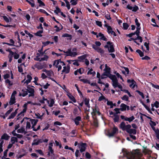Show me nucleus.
<instances>
[{
	"label": "nucleus",
	"instance_id": "obj_1",
	"mask_svg": "<svg viewBox=\"0 0 159 159\" xmlns=\"http://www.w3.org/2000/svg\"><path fill=\"white\" fill-rule=\"evenodd\" d=\"M108 77L111 80L112 86L114 88L118 87L120 89L121 91H123L124 93H127L129 97L132 96V95L128 90L126 89H122V86L118 82V80L115 75L110 74L108 75Z\"/></svg>",
	"mask_w": 159,
	"mask_h": 159
},
{
	"label": "nucleus",
	"instance_id": "obj_2",
	"mask_svg": "<svg viewBox=\"0 0 159 159\" xmlns=\"http://www.w3.org/2000/svg\"><path fill=\"white\" fill-rule=\"evenodd\" d=\"M120 127L123 130H125L128 133L130 134H135L136 133V131L135 129H131V126L130 125L128 124L126 125L124 122H122L121 123ZM130 136L134 140H135L136 139V137L130 134Z\"/></svg>",
	"mask_w": 159,
	"mask_h": 159
},
{
	"label": "nucleus",
	"instance_id": "obj_3",
	"mask_svg": "<svg viewBox=\"0 0 159 159\" xmlns=\"http://www.w3.org/2000/svg\"><path fill=\"white\" fill-rule=\"evenodd\" d=\"M63 52L66 53V56H70L72 57H75L78 55L77 49L75 48H74L72 49H68L66 51H63Z\"/></svg>",
	"mask_w": 159,
	"mask_h": 159
},
{
	"label": "nucleus",
	"instance_id": "obj_4",
	"mask_svg": "<svg viewBox=\"0 0 159 159\" xmlns=\"http://www.w3.org/2000/svg\"><path fill=\"white\" fill-rule=\"evenodd\" d=\"M65 65L64 62L60 60H55L54 61L53 66L58 68V71H59L61 69L62 66Z\"/></svg>",
	"mask_w": 159,
	"mask_h": 159
},
{
	"label": "nucleus",
	"instance_id": "obj_5",
	"mask_svg": "<svg viewBox=\"0 0 159 159\" xmlns=\"http://www.w3.org/2000/svg\"><path fill=\"white\" fill-rule=\"evenodd\" d=\"M104 47L107 48L110 52H115V49L112 43L107 42V44L104 46Z\"/></svg>",
	"mask_w": 159,
	"mask_h": 159
},
{
	"label": "nucleus",
	"instance_id": "obj_6",
	"mask_svg": "<svg viewBox=\"0 0 159 159\" xmlns=\"http://www.w3.org/2000/svg\"><path fill=\"white\" fill-rule=\"evenodd\" d=\"M28 120L30 121L32 125V128L33 129V130L35 131H37L40 128V125H39L37 128H35L34 127V126L37 124L38 120H36L34 119H30L28 118Z\"/></svg>",
	"mask_w": 159,
	"mask_h": 159
},
{
	"label": "nucleus",
	"instance_id": "obj_7",
	"mask_svg": "<svg viewBox=\"0 0 159 159\" xmlns=\"http://www.w3.org/2000/svg\"><path fill=\"white\" fill-rule=\"evenodd\" d=\"M16 92L14 91L11 95V96L10 99V101L9 102V105H11L16 102L15 96L16 94Z\"/></svg>",
	"mask_w": 159,
	"mask_h": 159
},
{
	"label": "nucleus",
	"instance_id": "obj_8",
	"mask_svg": "<svg viewBox=\"0 0 159 159\" xmlns=\"http://www.w3.org/2000/svg\"><path fill=\"white\" fill-rule=\"evenodd\" d=\"M104 26L107 28V31L108 34H112L115 36H116V33L112 30V29L111 26L107 24H105Z\"/></svg>",
	"mask_w": 159,
	"mask_h": 159
},
{
	"label": "nucleus",
	"instance_id": "obj_9",
	"mask_svg": "<svg viewBox=\"0 0 159 159\" xmlns=\"http://www.w3.org/2000/svg\"><path fill=\"white\" fill-rule=\"evenodd\" d=\"M79 147L81 152L84 151L86 147V144L85 143H81L79 144Z\"/></svg>",
	"mask_w": 159,
	"mask_h": 159
},
{
	"label": "nucleus",
	"instance_id": "obj_10",
	"mask_svg": "<svg viewBox=\"0 0 159 159\" xmlns=\"http://www.w3.org/2000/svg\"><path fill=\"white\" fill-rule=\"evenodd\" d=\"M43 100L46 101L48 106L50 107H52L55 103L54 100L52 99H50L48 100L47 99L43 98Z\"/></svg>",
	"mask_w": 159,
	"mask_h": 159
},
{
	"label": "nucleus",
	"instance_id": "obj_11",
	"mask_svg": "<svg viewBox=\"0 0 159 159\" xmlns=\"http://www.w3.org/2000/svg\"><path fill=\"white\" fill-rule=\"evenodd\" d=\"M126 8L129 10H131L135 12L139 9V7L135 5L133 7L131 6L130 5H128Z\"/></svg>",
	"mask_w": 159,
	"mask_h": 159
},
{
	"label": "nucleus",
	"instance_id": "obj_12",
	"mask_svg": "<svg viewBox=\"0 0 159 159\" xmlns=\"http://www.w3.org/2000/svg\"><path fill=\"white\" fill-rule=\"evenodd\" d=\"M32 79V77L31 76L29 75H28L26 76V80L25 81V79L22 81V82L27 84L31 82Z\"/></svg>",
	"mask_w": 159,
	"mask_h": 159
},
{
	"label": "nucleus",
	"instance_id": "obj_13",
	"mask_svg": "<svg viewBox=\"0 0 159 159\" xmlns=\"http://www.w3.org/2000/svg\"><path fill=\"white\" fill-rule=\"evenodd\" d=\"M120 110L121 111H125L126 110H129V107L124 103H121L120 105Z\"/></svg>",
	"mask_w": 159,
	"mask_h": 159
},
{
	"label": "nucleus",
	"instance_id": "obj_14",
	"mask_svg": "<svg viewBox=\"0 0 159 159\" xmlns=\"http://www.w3.org/2000/svg\"><path fill=\"white\" fill-rule=\"evenodd\" d=\"M27 104H25L23 107L22 111H21L20 113L18 114V116L20 115L21 116H24V113L26 112L27 111Z\"/></svg>",
	"mask_w": 159,
	"mask_h": 159
},
{
	"label": "nucleus",
	"instance_id": "obj_15",
	"mask_svg": "<svg viewBox=\"0 0 159 159\" xmlns=\"http://www.w3.org/2000/svg\"><path fill=\"white\" fill-rule=\"evenodd\" d=\"M118 129L116 127H114L113 128L112 132H108L107 135L109 137L112 136L118 132Z\"/></svg>",
	"mask_w": 159,
	"mask_h": 159
},
{
	"label": "nucleus",
	"instance_id": "obj_16",
	"mask_svg": "<svg viewBox=\"0 0 159 159\" xmlns=\"http://www.w3.org/2000/svg\"><path fill=\"white\" fill-rule=\"evenodd\" d=\"M34 66L38 70H40L45 67V66L44 64H42L40 63H37L34 65Z\"/></svg>",
	"mask_w": 159,
	"mask_h": 159
},
{
	"label": "nucleus",
	"instance_id": "obj_17",
	"mask_svg": "<svg viewBox=\"0 0 159 159\" xmlns=\"http://www.w3.org/2000/svg\"><path fill=\"white\" fill-rule=\"evenodd\" d=\"M54 12L57 15H58L59 13H60L61 16L65 17H66L65 15L61 11L60 9L57 7H56V9L54 10Z\"/></svg>",
	"mask_w": 159,
	"mask_h": 159
},
{
	"label": "nucleus",
	"instance_id": "obj_18",
	"mask_svg": "<svg viewBox=\"0 0 159 159\" xmlns=\"http://www.w3.org/2000/svg\"><path fill=\"white\" fill-rule=\"evenodd\" d=\"M5 83L9 89H10L11 86L13 85V82L10 81L9 79H7L5 81Z\"/></svg>",
	"mask_w": 159,
	"mask_h": 159
},
{
	"label": "nucleus",
	"instance_id": "obj_19",
	"mask_svg": "<svg viewBox=\"0 0 159 159\" xmlns=\"http://www.w3.org/2000/svg\"><path fill=\"white\" fill-rule=\"evenodd\" d=\"M127 82L131 83L129 85V86L130 88L134 89L135 87L136 86V83L134 80H127Z\"/></svg>",
	"mask_w": 159,
	"mask_h": 159
},
{
	"label": "nucleus",
	"instance_id": "obj_20",
	"mask_svg": "<svg viewBox=\"0 0 159 159\" xmlns=\"http://www.w3.org/2000/svg\"><path fill=\"white\" fill-rule=\"evenodd\" d=\"M70 67L69 66H64L62 72L65 73L66 74H67L69 73L70 70Z\"/></svg>",
	"mask_w": 159,
	"mask_h": 159
},
{
	"label": "nucleus",
	"instance_id": "obj_21",
	"mask_svg": "<svg viewBox=\"0 0 159 159\" xmlns=\"http://www.w3.org/2000/svg\"><path fill=\"white\" fill-rule=\"evenodd\" d=\"M97 37H100V39L102 40L105 41H107V38L104 36L103 34L101 33H99L98 35H97Z\"/></svg>",
	"mask_w": 159,
	"mask_h": 159
},
{
	"label": "nucleus",
	"instance_id": "obj_22",
	"mask_svg": "<svg viewBox=\"0 0 159 159\" xmlns=\"http://www.w3.org/2000/svg\"><path fill=\"white\" fill-rule=\"evenodd\" d=\"M67 96H68L69 99L74 103L76 102V100L74 97L72 96L70 93H68L67 94Z\"/></svg>",
	"mask_w": 159,
	"mask_h": 159
},
{
	"label": "nucleus",
	"instance_id": "obj_23",
	"mask_svg": "<svg viewBox=\"0 0 159 159\" xmlns=\"http://www.w3.org/2000/svg\"><path fill=\"white\" fill-rule=\"evenodd\" d=\"M89 70L87 72V74L88 75H92L93 76H95L96 75V72L94 71L92 69L89 68Z\"/></svg>",
	"mask_w": 159,
	"mask_h": 159
},
{
	"label": "nucleus",
	"instance_id": "obj_24",
	"mask_svg": "<svg viewBox=\"0 0 159 159\" xmlns=\"http://www.w3.org/2000/svg\"><path fill=\"white\" fill-rule=\"evenodd\" d=\"M18 110V109H16L14 112H12L8 118V119H10L13 118L16 116V115L17 113Z\"/></svg>",
	"mask_w": 159,
	"mask_h": 159
},
{
	"label": "nucleus",
	"instance_id": "obj_25",
	"mask_svg": "<svg viewBox=\"0 0 159 159\" xmlns=\"http://www.w3.org/2000/svg\"><path fill=\"white\" fill-rule=\"evenodd\" d=\"M42 142L41 139H35L34 140L33 142L32 143V145H37L39 144L40 143H42Z\"/></svg>",
	"mask_w": 159,
	"mask_h": 159
},
{
	"label": "nucleus",
	"instance_id": "obj_26",
	"mask_svg": "<svg viewBox=\"0 0 159 159\" xmlns=\"http://www.w3.org/2000/svg\"><path fill=\"white\" fill-rule=\"evenodd\" d=\"M10 136L6 134H4L1 137V139L8 140L9 139Z\"/></svg>",
	"mask_w": 159,
	"mask_h": 159
},
{
	"label": "nucleus",
	"instance_id": "obj_27",
	"mask_svg": "<svg viewBox=\"0 0 159 159\" xmlns=\"http://www.w3.org/2000/svg\"><path fill=\"white\" fill-rule=\"evenodd\" d=\"M46 73L47 75L49 77L53 76L54 75L53 71L51 70L46 71Z\"/></svg>",
	"mask_w": 159,
	"mask_h": 159
},
{
	"label": "nucleus",
	"instance_id": "obj_28",
	"mask_svg": "<svg viewBox=\"0 0 159 159\" xmlns=\"http://www.w3.org/2000/svg\"><path fill=\"white\" fill-rule=\"evenodd\" d=\"M18 139L17 138L15 137H12L11 139V143L12 144H14L16 142H17Z\"/></svg>",
	"mask_w": 159,
	"mask_h": 159
},
{
	"label": "nucleus",
	"instance_id": "obj_29",
	"mask_svg": "<svg viewBox=\"0 0 159 159\" xmlns=\"http://www.w3.org/2000/svg\"><path fill=\"white\" fill-rule=\"evenodd\" d=\"M81 118L80 116H78L76 117L74 119V121L76 125H79V121L81 120Z\"/></svg>",
	"mask_w": 159,
	"mask_h": 159
},
{
	"label": "nucleus",
	"instance_id": "obj_30",
	"mask_svg": "<svg viewBox=\"0 0 159 159\" xmlns=\"http://www.w3.org/2000/svg\"><path fill=\"white\" fill-rule=\"evenodd\" d=\"M93 112L95 115H100V113L99 111V109L98 107H96L95 109L93 110Z\"/></svg>",
	"mask_w": 159,
	"mask_h": 159
},
{
	"label": "nucleus",
	"instance_id": "obj_31",
	"mask_svg": "<svg viewBox=\"0 0 159 159\" xmlns=\"http://www.w3.org/2000/svg\"><path fill=\"white\" fill-rule=\"evenodd\" d=\"M89 99L88 98H85L84 100V104L86 106L89 108L90 107V105L89 104Z\"/></svg>",
	"mask_w": 159,
	"mask_h": 159
},
{
	"label": "nucleus",
	"instance_id": "obj_32",
	"mask_svg": "<svg viewBox=\"0 0 159 159\" xmlns=\"http://www.w3.org/2000/svg\"><path fill=\"white\" fill-rule=\"evenodd\" d=\"M135 119V118L134 116H132L130 117H126L125 119V120L128 121L129 122L132 121Z\"/></svg>",
	"mask_w": 159,
	"mask_h": 159
},
{
	"label": "nucleus",
	"instance_id": "obj_33",
	"mask_svg": "<svg viewBox=\"0 0 159 159\" xmlns=\"http://www.w3.org/2000/svg\"><path fill=\"white\" fill-rule=\"evenodd\" d=\"M40 61H47L48 58V57L46 55H44L43 57H41Z\"/></svg>",
	"mask_w": 159,
	"mask_h": 159
},
{
	"label": "nucleus",
	"instance_id": "obj_34",
	"mask_svg": "<svg viewBox=\"0 0 159 159\" xmlns=\"http://www.w3.org/2000/svg\"><path fill=\"white\" fill-rule=\"evenodd\" d=\"M43 32V30H41L39 31H37L36 33L35 34V35L36 36H38L39 37H42V34Z\"/></svg>",
	"mask_w": 159,
	"mask_h": 159
},
{
	"label": "nucleus",
	"instance_id": "obj_35",
	"mask_svg": "<svg viewBox=\"0 0 159 159\" xmlns=\"http://www.w3.org/2000/svg\"><path fill=\"white\" fill-rule=\"evenodd\" d=\"M4 20L7 22L8 23L11 20V18L10 17L9 18H7L6 16H2Z\"/></svg>",
	"mask_w": 159,
	"mask_h": 159
},
{
	"label": "nucleus",
	"instance_id": "obj_36",
	"mask_svg": "<svg viewBox=\"0 0 159 159\" xmlns=\"http://www.w3.org/2000/svg\"><path fill=\"white\" fill-rule=\"evenodd\" d=\"M40 54L37 53L36 54V57L34 58V60L35 61H40V59H41V58L40 57Z\"/></svg>",
	"mask_w": 159,
	"mask_h": 159
},
{
	"label": "nucleus",
	"instance_id": "obj_37",
	"mask_svg": "<svg viewBox=\"0 0 159 159\" xmlns=\"http://www.w3.org/2000/svg\"><path fill=\"white\" fill-rule=\"evenodd\" d=\"M113 120L115 122H117L119 121V116L116 114H114Z\"/></svg>",
	"mask_w": 159,
	"mask_h": 159
},
{
	"label": "nucleus",
	"instance_id": "obj_38",
	"mask_svg": "<svg viewBox=\"0 0 159 159\" xmlns=\"http://www.w3.org/2000/svg\"><path fill=\"white\" fill-rule=\"evenodd\" d=\"M37 2L39 4L40 7H42L45 6V4L41 0H37Z\"/></svg>",
	"mask_w": 159,
	"mask_h": 159
},
{
	"label": "nucleus",
	"instance_id": "obj_39",
	"mask_svg": "<svg viewBox=\"0 0 159 159\" xmlns=\"http://www.w3.org/2000/svg\"><path fill=\"white\" fill-rule=\"evenodd\" d=\"M62 37H68L69 39L70 40L71 39L72 37V36L71 35L66 33L63 34Z\"/></svg>",
	"mask_w": 159,
	"mask_h": 159
},
{
	"label": "nucleus",
	"instance_id": "obj_40",
	"mask_svg": "<svg viewBox=\"0 0 159 159\" xmlns=\"http://www.w3.org/2000/svg\"><path fill=\"white\" fill-rule=\"evenodd\" d=\"M114 74L116 75V76L118 78H120L121 80L122 81H124L123 79L121 76L118 72L116 71H115L114 72Z\"/></svg>",
	"mask_w": 159,
	"mask_h": 159
},
{
	"label": "nucleus",
	"instance_id": "obj_41",
	"mask_svg": "<svg viewBox=\"0 0 159 159\" xmlns=\"http://www.w3.org/2000/svg\"><path fill=\"white\" fill-rule=\"evenodd\" d=\"M28 91L29 93H34V89L33 88H32L31 87H28Z\"/></svg>",
	"mask_w": 159,
	"mask_h": 159
},
{
	"label": "nucleus",
	"instance_id": "obj_42",
	"mask_svg": "<svg viewBox=\"0 0 159 159\" xmlns=\"http://www.w3.org/2000/svg\"><path fill=\"white\" fill-rule=\"evenodd\" d=\"M25 130L24 128H21L17 130L18 133H22L24 132Z\"/></svg>",
	"mask_w": 159,
	"mask_h": 159
},
{
	"label": "nucleus",
	"instance_id": "obj_43",
	"mask_svg": "<svg viewBox=\"0 0 159 159\" xmlns=\"http://www.w3.org/2000/svg\"><path fill=\"white\" fill-rule=\"evenodd\" d=\"M8 151V150L7 149L5 151H4L3 153V156L2 157V159H5L7 158L6 157L7 156V153Z\"/></svg>",
	"mask_w": 159,
	"mask_h": 159
},
{
	"label": "nucleus",
	"instance_id": "obj_44",
	"mask_svg": "<svg viewBox=\"0 0 159 159\" xmlns=\"http://www.w3.org/2000/svg\"><path fill=\"white\" fill-rule=\"evenodd\" d=\"M4 143L3 140H2L0 143V153H1L3 151L2 145Z\"/></svg>",
	"mask_w": 159,
	"mask_h": 159
},
{
	"label": "nucleus",
	"instance_id": "obj_45",
	"mask_svg": "<svg viewBox=\"0 0 159 159\" xmlns=\"http://www.w3.org/2000/svg\"><path fill=\"white\" fill-rule=\"evenodd\" d=\"M121 99L122 100L126 101H129V97L126 95H124L121 98Z\"/></svg>",
	"mask_w": 159,
	"mask_h": 159
},
{
	"label": "nucleus",
	"instance_id": "obj_46",
	"mask_svg": "<svg viewBox=\"0 0 159 159\" xmlns=\"http://www.w3.org/2000/svg\"><path fill=\"white\" fill-rule=\"evenodd\" d=\"M30 120H28V121L26 123V128L30 129L31 127V125H30Z\"/></svg>",
	"mask_w": 159,
	"mask_h": 159
},
{
	"label": "nucleus",
	"instance_id": "obj_47",
	"mask_svg": "<svg viewBox=\"0 0 159 159\" xmlns=\"http://www.w3.org/2000/svg\"><path fill=\"white\" fill-rule=\"evenodd\" d=\"M136 52L139 53L140 57H142L143 56V53L139 49L137 50Z\"/></svg>",
	"mask_w": 159,
	"mask_h": 159
},
{
	"label": "nucleus",
	"instance_id": "obj_48",
	"mask_svg": "<svg viewBox=\"0 0 159 159\" xmlns=\"http://www.w3.org/2000/svg\"><path fill=\"white\" fill-rule=\"evenodd\" d=\"M87 57V55H84L80 57H78V58L79 59L81 60H83L84 59Z\"/></svg>",
	"mask_w": 159,
	"mask_h": 159
},
{
	"label": "nucleus",
	"instance_id": "obj_49",
	"mask_svg": "<svg viewBox=\"0 0 159 159\" xmlns=\"http://www.w3.org/2000/svg\"><path fill=\"white\" fill-rule=\"evenodd\" d=\"M80 80L84 83H89V81L88 80L86 79H80Z\"/></svg>",
	"mask_w": 159,
	"mask_h": 159
},
{
	"label": "nucleus",
	"instance_id": "obj_50",
	"mask_svg": "<svg viewBox=\"0 0 159 159\" xmlns=\"http://www.w3.org/2000/svg\"><path fill=\"white\" fill-rule=\"evenodd\" d=\"M29 3L31 5L32 7H34L35 4L34 0H30V2Z\"/></svg>",
	"mask_w": 159,
	"mask_h": 159
},
{
	"label": "nucleus",
	"instance_id": "obj_51",
	"mask_svg": "<svg viewBox=\"0 0 159 159\" xmlns=\"http://www.w3.org/2000/svg\"><path fill=\"white\" fill-rule=\"evenodd\" d=\"M70 2L72 5H75L77 4V1L76 0H71Z\"/></svg>",
	"mask_w": 159,
	"mask_h": 159
},
{
	"label": "nucleus",
	"instance_id": "obj_52",
	"mask_svg": "<svg viewBox=\"0 0 159 159\" xmlns=\"http://www.w3.org/2000/svg\"><path fill=\"white\" fill-rule=\"evenodd\" d=\"M10 77V75L9 74H6L3 76V78L4 79H5L6 80L7 79H8V78H9Z\"/></svg>",
	"mask_w": 159,
	"mask_h": 159
},
{
	"label": "nucleus",
	"instance_id": "obj_53",
	"mask_svg": "<svg viewBox=\"0 0 159 159\" xmlns=\"http://www.w3.org/2000/svg\"><path fill=\"white\" fill-rule=\"evenodd\" d=\"M135 22L136 23V25L137 26V28H140V24L138 22V20L137 18L135 20Z\"/></svg>",
	"mask_w": 159,
	"mask_h": 159
},
{
	"label": "nucleus",
	"instance_id": "obj_54",
	"mask_svg": "<svg viewBox=\"0 0 159 159\" xmlns=\"http://www.w3.org/2000/svg\"><path fill=\"white\" fill-rule=\"evenodd\" d=\"M136 92H137L139 95H140L143 99L144 98V96L143 93L139 90H136Z\"/></svg>",
	"mask_w": 159,
	"mask_h": 159
},
{
	"label": "nucleus",
	"instance_id": "obj_55",
	"mask_svg": "<svg viewBox=\"0 0 159 159\" xmlns=\"http://www.w3.org/2000/svg\"><path fill=\"white\" fill-rule=\"evenodd\" d=\"M150 84L153 87L157 89H159V85H155L151 83H150Z\"/></svg>",
	"mask_w": 159,
	"mask_h": 159
},
{
	"label": "nucleus",
	"instance_id": "obj_56",
	"mask_svg": "<svg viewBox=\"0 0 159 159\" xmlns=\"http://www.w3.org/2000/svg\"><path fill=\"white\" fill-rule=\"evenodd\" d=\"M150 84L153 87L157 89H159V85H155L151 83H150Z\"/></svg>",
	"mask_w": 159,
	"mask_h": 159
},
{
	"label": "nucleus",
	"instance_id": "obj_57",
	"mask_svg": "<svg viewBox=\"0 0 159 159\" xmlns=\"http://www.w3.org/2000/svg\"><path fill=\"white\" fill-rule=\"evenodd\" d=\"M13 109L12 108H11L9 110H8L6 113L5 115L6 116H7L12 111Z\"/></svg>",
	"mask_w": 159,
	"mask_h": 159
},
{
	"label": "nucleus",
	"instance_id": "obj_58",
	"mask_svg": "<svg viewBox=\"0 0 159 159\" xmlns=\"http://www.w3.org/2000/svg\"><path fill=\"white\" fill-rule=\"evenodd\" d=\"M140 29V28H137V30L136 31L135 34V33L136 35L138 36H139V33L140 32L139 30Z\"/></svg>",
	"mask_w": 159,
	"mask_h": 159
},
{
	"label": "nucleus",
	"instance_id": "obj_59",
	"mask_svg": "<svg viewBox=\"0 0 159 159\" xmlns=\"http://www.w3.org/2000/svg\"><path fill=\"white\" fill-rule=\"evenodd\" d=\"M123 27L124 29L126 30L128 29L129 26L128 24L126 23H124L123 24Z\"/></svg>",
	"mask_w": 159,
	"mask_h": 159
},
{
	"label": "nucleus",
	"instance_id": "obj_60",
	"mask_svg": "<svg viewBox=\"0 0 159 159\" xmlns=\"http://www.w3.org/2000/svg\"><path fill=\"white\" fill-rule=\"evenodd\" d=\"M73 62L72 64L76 66H78L79 65V63L78 62L77 60H73Z\"/></svg>",
	"mask_w": 159,
	"mask_h": 159
},
{
	"label": "nucleus",
	"instance_id": "obj_61",
	"mask_svg": "<svg viewBox=\"0 0 159 159\" xmlns=\"http://www.w3.org/2000/svg\"><path fill=\"white\" fill-rule=\"evenodd\" d=\"M13 56L14 59H18L20 55L17 53H14Z\"/></svg>",
	"mask_w": 159,
	"mask_h": 159
},
{
	"label": "nucleus",
	"instance_id": "obj_62",
	"mask_svg": "<svg viewBox=\"0 0 159 159\" xmlns=\"http://www.w3.org/2000/svg\"><path fill=\"white\" fill-rule=\"evenodd\" d=\"M96 24L97 25L100 27H101L102 26V23L101 21H96Z\"/></svg>",
	"mask_w": 159,
	"mask_h": 159
},
{
	"label": "nucleus",
	"instance_id": "obj_63",
	"mask_svg": "<svg viewBox=\"0 0 159 159\" xmlns=\"http://www.w3.org/2000/svg\"><path fill=\"white\" fill-rule=\"evenodd\" d=\"M25 34L28 35L30 38H31L33 37L32 34L29 33L27 31L25 30Z\"/></svg>",
	"mask_w": 159,
	"mask_h": 159
},
{
	"label": "nucleus",
	"instance_id": "obj_64",
	"mask_svg": "<svg viewBox=\"0 0 159 159\" xmlns=\"http://www.w3.org/2000/svg\"><path fill=\"white\" fill-rule=\"evenodd\" d=\"M157 138L159 140V130H157L155 132Z\"/></svg>",
	"mask_w": 159,
	"mask_h": 159
}]
</instances>
